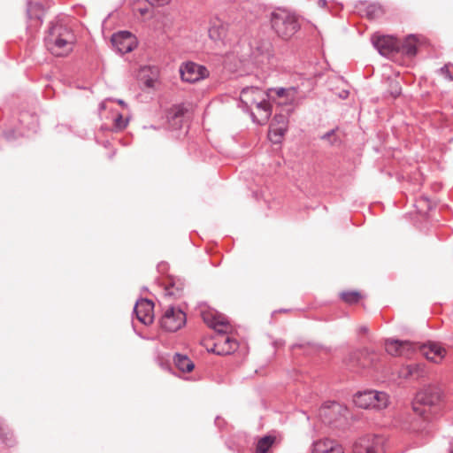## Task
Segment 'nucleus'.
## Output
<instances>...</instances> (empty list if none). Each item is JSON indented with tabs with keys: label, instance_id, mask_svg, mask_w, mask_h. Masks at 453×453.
Wrapping results in <instances>:
<instances>
[{
	"label": "nucleus",
	"instance_id": "35",
	"mask_svg": "<svg viewBox=\"0 0 453 453\" xmlns=\"http://www.w3.org/2000/svg\"><path fill=\"white\" fill-rule=\"evenodd\" d=\"M327 4V2L326 0H319L318 1V5L320 7V8H325Z\"/></svg>",
	"mask_w": 453,
	"mask_h": 453
},
{
	"label": "nucleus",
	"instance_id": "25",
	"mask_svg": "<svg viewBox=\"0 0 453 453\" xmlns=\"http://www.w3.org/2000/svg\"><path fill=\"white\" fill-rule=\"evenodd\" d=\"M165 291L166 296L178 297L183 291V283L179 281L165 283Z\"/></svg>",
	"mask_w": 453,
	"mask_h": 453
},
{
	"label": "nucleus",
	"instance_id": "23",
	"mask_svg": "<svg viewBox=\"0 0 453 453\" xmlns=\"http://www.w3.org/2000/svg\"><path fill=\"white\" fill-rule=\"evenodd\" d=\"M277 437L272 434L260 438L257 443V453H267L271 447L276 442Z\"/></svg>",
	"mask_w": 453,
	"mask_h": 453
},
{
	"label": "nucleus",
	"instance_id": "1",
	"mask_svg": "<svg viewBox=\"0 0 453 453\" xmlns=\"http://www.w3.org/2000/svg\"><path fill=\"white\" fill-rule=\"evenodd\" d=\"M200 313L204 323L218 333V337L211 349H207L208 352H213L217 355H230L238 349V342L226 335L230 326L225 317L215 311H205L200 305Z\"/></svg>",
	"mask_w": 453,
	"mask_h": 453
},
{
	"label": "nucleus",
	"instance_id": "29",
	"mask_svg": "<svg viewBox=\"0 0 453 453\" xmlns=\"http://www.w3.org/2000/svg\"><path fill=\"white\" fill-rule=\"evenodd\" d=\"M127 126V119H124L121 115H119L115 119V127L121 130Z\"/></svg>",
	"mask_w": 453,
	"mask_h": 453
},
{
	"label": "nucleus",
	"instance_id": "16",
	"mask_svg": "<svg viewBox=\"0 0 453 453\" xmlns=\"http://www.w3.org/2000/svg\"><path fill=\"white\" fill-rule=\"evenodd\" d=\"M312 453H343L342 448L331 440H322L314 443Z\"/></svg>",
	"mask_w": 453,
	"mask_h": 453
},
{
	"label": "nucleus",
	"instance_id": "5",
	"mask_svg": "<svg viewBox=\"0 0 453 453\" xmlns=\"http://www.w3.org/2000/svg\"><path fill=\"white\" fill-rule=\"evenodd\" d=\"M271 23L275 33L284 40L291 38L300 27L296 17L286 11L273 12Z\"/></svg>",
	"mask_w": 453,
	"mask_h": 453
},
{
	"label": "nucleus",
	"instance_id": "4",
	"mask_svg": "<svg viewBox=\"0 0 453 453\" xmlns=\"http://www.w3.org/2000/svg\"><path fill=\"white\" fill-rule=\"evenodd\" d=\"M76 38L71 29L66 27L54 26L45 40L47 50L56 57H65L73 50Z\"/></svg>",
	"mask_w": 453,
	"mask_h": 453
},
{
	"label": "nucleus",
	"instance_id": "13",
	"mask_svg": "<svg viewBox=\"0 0 453 453\" xmlns=\"http://www.w3.org/2000/svg\"><path fill=\"white\" fill-rule=\"evenodd\" d=\"M421 354L429 361L439 364L446 356V349L438 342H430L419 347Z\"/></svg>",
	"mask_w": 453,
	"mask_h": 453
},
{
	"label": "nucleus",
	"instance_id": "24",
	"mask_svg": "<svg viewBox=\"0 0 453 453\" xmlns=\"http://www.w3.org/2000/svg\"><path fill=\"white\" fill-rule=\"evenodd\" d=\"M43 12H44V9L42 8V6L36 3L30 4L28 6V9H27L28 17L31 19H35V21H36L35 26L39 25V23H40L39 21L42 19Z\"/></svg>",
	"mask_w": 453,
	"mask_h": 453
},
{
	"label": "nucleus",
	"instance_id": "15",
	"mask_svg": "<svg viewBox=\"0 0 453 453\" xmlns=\"http://www.w3.org/2000/svg\"><path fill=\"white\" fill-rule=\"evenodd\" d=\"M227 32V25L222 20L216 19L213 20L209 27V36L214 42H220L222 44H226V37Z\"/></svg>",
	"mask_w": 453,
	"mask_h": 453
},
{
	"label": "nucleus",
	"instance_id": "6",
	"mask_svg": "<svg viewBox=\"0 0 453 453\" xmlns=\"http://www.w3.org/2000/svg\"><path fill=\"white\" fill-rule=\"evenodd\" d=\"M354 403L360 408L384 409L389 403L388 395L382 391L366 390L354 395Z\"/></svg>",
	"mask_w": 453,
	"mask_h": 453
},
{
	"label": "nucleus",
	"instance_id": "27",
	"mask_svg": "<svg viewBox=\"0 0 453 453\" xmlns=\"http://www.w3.org/2000/svg\"><path fill=\"white\" fill-rule=\"evenodd\" d=\"M401 85L397 81L389 82V93L393 97H397L401 94Z\"/></svg>",
	"mask_w": 453,
	"mask_h": 453
},
{
	"label": "nucleus",
	"instance_id": "20",
	"mask_svg": "<svg viewBox=\"0 0 453 453\" xmlns=\"http://www.w3.org/2000/svg\"><path fill=\"white\" fill-rule=\"evenodd\" d=\"M422 374L423 366L418 364L406 365L399 372V376L403 379H418Z\"/></svg>",
	"mask_w": 453,
	"mask_h": 453
},
{
	"label": "nucleus",
	"instance_id": "19",
	"mask_svg": "<svg viewBox=\"0 0 453 453\" xmlns=\"http://www.w3.org/2000/svg\"><path fill=\"white\" fill-rule=\"evenodd\" d=\"M396 53H402L408 57H413L417 53V39L411 35L405 37L403 41L399 40V50Z\"/></svg>",
	"mask_w": 453,
	"mask_h": 453
},
{
	"label": "nucleus",
	"instance_id": "3",
	"mask_svg": "<svg viewBox=\"0 0 453 453\" xmlns=\"http://www.w3.org/2000/svg\"><path fill=\"white\" fill-rule=\"evenodd\" d=\"M442 391L438 386H428L420 390L413 403V411L415 413L429 420L435 418L441 411V402Z\"/></svg>",
	"mask_w": 453,
	"mask_h": 453
},
{
	"label": "nucleus",
	"instance_id": "30",
	"mask_svg": "<svg viewBox=\"0 0 453 453\" xmlns=\"http://www.w3.org/2000/svg\"><path fill=\"white\" fill-rule=\"evenodd\" d=\"M440 72L441 75L444 76L445 79L449 81H453V76L449 71V66L448 65H445L443 67L440 69Z\"/></svg>",
	"mask_w": 453,
	"mask_h": 453
},
{
	"label": "nucleus",
	"instance_id": "31",
	"mask_svg": "<svg viewBox=\"0 0 453 453\" xmlns=\"http://www.w3.org/2000/svg\"><path fill=\"white\" fill-rule=\"evenodd\" d=\"M150 4L157 5V6H164L167 4H169L170 0H148Z\"/></svg>",
	"mask_w": 453,
	"mask_h": 453
},
{
	"label": "nucleus",
	"instance_id": "22",
	"mask_svg": "<svg viewBox=\"0 0 453 453\" xmlns=\"http://www.w3.org/2000/svg\"><path fill=\"white\" fill-rule=\"evenodd\" d=\"M174 364L180 372H191L195 368V364L187 356L180 354L175 355Z\"/></svg>",
	"mask_w": 453,
	"mask_h": 453
},
{
	"label": "nucleus",
	"instance_id": "33",
	"mask_svg": "<svg viewBox=\"0 0 453 453\" xmlns=\"http://www.w3.org/2000/svg\"><path fill=\"white\" fill-rule=\"evenodd\" d=\"M154 83H155V80H153V79H147L144 81L145 86L148 88H152L154 86Z\"/></svg>",
	"mask_w": 453,
	"mask_h": 453
},
{
	"label": "nucleus",
	"instance_id": "28",
	"mask_svg": "<svg viewBox=\"0 0 453 453\" xmlns=\"http://www.w3.org/2000/svg\"><path fill=\"white\" fill-rule=\"evenodd\" d=\"M322 139L323 140H326L328 141V142L331 144V145H334L337 143L338 142V139L336 138V135H335V131L334 130H331L329 132H327L326 134H325L323 136H322Z\"/></svg>",
	"mask_w": 453,
	"mask_h": 453
},
{
	"label": "nucleus",
	"instance_id": "9",
	"mask_svg": "<svg viewBox=\"0 0 453 453\" xmlns=\"http://www.w3.org/2000/svg\"><path fill=\"white\" fill-rule=\"evenodd\" d=\"M386 351L395 357L409 358L417 350L418 346L410 341H399L396 339H387L385 342Z\"/></svg>",
	"mask_w": 453,
	"mask_h": 453
},
{
	"label": "nucleus",
	"instance_id": "8",
	"mask_svg": "<svg viewBox=\"0 0 453 453\" xmlns=\"http://www.w3.org/2000/svg\"><path fill=\"white\" fill-rule=\"evenodd\" d=\"M186 323V314L173 306L167 307L160 319L161 327L167 332H176Z\"/></svg>",
	"mask_w": 453,
	"mask_h": 453
},
{
	"label": "nucleus",
	"instance_id": "34",
	"mask_svg": "<svg viewBox=\"0 0 453 453\" xmlns=\"http://www.w3.org/2000/svg\"><path fill=\"white\" fill-rule=\"evenodd\" d=\"M138 12L140 13L141 16H144L146 15L148 12H149V9L148 8H139L138 9Z\"/></svg>",
	"mask_w": 453,
	"mask_h": 453
},
{
	"label": "nucleus",
	"instance_id": "2",
	"mask_svg": "<svg viewBox=\"0 0 453 453\" xmlns=\"http://www.w3.org/2000/svg\"><path fill=\"white\" fill-rule=\"evenodd\" d=\"M240 101L242 107L250 113L254 122L264 125L268 121L272 107L268 102V94L265 90L257 87H246L241 91Z\"/></svg>",
	"mask_w": 453,
	"mask_h": 453
},
{
	"label": "nucleus",
	"instance_id": "37",
	"mask_svg": "<svg viewBox=\"0 0 453 453\" xmlns=\"http://www.w3.org/2000/svg\"><path fill=\"white\" fill-rule=\"evenodd\" d=\"M332 407H333V409H334H334H339V408H340V405H339L337 403H332Z\"/></svg>",
	"mask_w": 453,
	"mask_h": 453
},
{
	"label": "nucleus",
	"instance_id": "36",
	"mask_svg": "<svg viewBox=\"0 0 453 453\" xmlns=\"http://www.w3.org/2000/svg\"><path fill=\"white\" fill-rule=\"evenodd\" d=\"M367 331H368V328L365 326H361L358 328V332L361 334H365V333H367Z\"/></svg>",
	"mask_w": 453,
	"mask_h": 453
},
{
	"label": "nucleus",
	"instance_id": "21",
	"mask_svg": "<svg viewBox=\"0 0 453 453\" xmlns=\"http://www.w3.org/2000/svg\"><path fill=\"white\" fill-rule=\"evenodd\" d=\"M272 91H274L280 98H285V100L280 104H292L296 98L297 91L295 87H290L288 88H278L272 89Z\"/></svg>",
	"mask_w": 453,
	"mask_h": 453
},
{
	"label": "nucleus",
	"instance_id": "18",
	"mask_svg": "<svg viewBox=\"0 0 453 453\" xmlns=\"http://www.w3.org/2000/svg\"><path fill=\"white\" fill-rule=\"evenodd\" d=\"M180 78L183 81L194 83L198 81V69L196 63L186 62L180 67Z\"/></svg>",
	"mask_w": 453,
	"mask_h": 453
},
{
	"label": "nucleus",
	"instance_id": "32",
	"mask_svg": "<svg viewBox=\"0 0 453 453\" xmlns=\"http://www.w3.org/2000/svg\"><path fill=\"white\" fill-rule=\"evenodd\" d=\"M209 76V71L203 65H200V80H203Z\"/></svg>",
	"mask_w": 453,
	"mask_h": 453
},
{
	"label": "nucleus",
	"instance_id": "17",
	"mask_svg": "<svg viewBox=\"0 0 453 453\" xmlns=\"http://www.w3.org/2000/svg\"><path fill=\"white\" fill-rule=\"evenodd\" d=\"M187 111L188 110L183 105H174L168 110L166 117L173 128L180 127Z\"/></svg>",
	"mask_w": 453,
	"mask_h": 453
},
{
	"label": "nucleus",
	"instance_id": "14",
	"mask_svg": "<svg viewBox=\"0 0 453 453\" xmlns=\"http://www.w3.org/2000/svg\"><path fill=\"white\" fill-rule=\"evenodd\" d=\"M373 45L380 54L389 57L399 50V40L393 36H380L373 40Z\"/></svg>",
	"mask_w": 453,
	"mask_h": 453
},
{
	"label": "nucleus",
	"instance_id": "39",
	"mask_svg": "<svg viewBox=\"0 0 453 453\" xmlns=\"http://www.w3.org/2000/svg\"><path fill=\"white\" fill-rule=\"evenodd\" d=\"M118 103H119L120 105H122V106H124V105H125V103H124L122 100H119V101H118Z\"/></svg>",
	"mask_w": 453,
	"mask_h": 453
},
{
	"label": "nucleus",
	"instance_id": "10",
	"mask_svg": "<svg viewBox=\"0 0 453 453\" xmlns=\"http://www.w3.org/2000/svg\"><path fill=\"white\" fill-rule=\"evenodd\" d=\"M113 46L121 54L131 52L137 46L136 37L130 32L121 31L111 36Z\"/></svg>",
	"mask_w": 453,
	"mask_h": 453
},
{
	"label": "nucleus",
	"instance_id": "38",
	"mask_svg": "<svg viewBox=\"0 0 453 453\" xmlns=\"http://www.w3.org/2000/svg\"><path fill=\"white\" fill-rule=\"evenodd\" d=\"M449 453H453V445L449 443Z\"/></svg>",
	"mask_w": 453,
	"mask_h": 453
},
{
	"label": "nucleus",
	"instance_id": "7",
	"mask_svg": "<svg viewBox=\"0 0 453 453\" xmlns=\"http://www.w3.org/2000/svg\"><path fill=\"white\" fill-rule=\"evenodd\" d=\"M386 439L382 435L368 434L360 438L354 446L355 453H384Z\"/></svg>",
	"mask_w": 453,
	"mask_h": 453
},
{
	"label": "nucleus",
	"instance_id": "26",
	"mask_svg": "<svg viewBox=\"0 0 453 453\" xmlns=\"http://www.w3.org/2000/svg\"><path fill=\"white\" fill-rule=\"evenodd\" d=\"M342 299L348 303H357L361 297L360 294L357 291L342 292L341 294Z\"/></svg>",
	"mask_w": 453,
	"mask_h": 453
},
{
	"label": "nucleus",
	"instance_id": "12",
	"mask_svg": "<svg viewBox=\"0 0 453 453\" xmlns=\"http://www.w3.org/2000/svg\"><path fill=\"white\" fill-rule=\"evenodd\" d=\"M137 319L144 325H150L154 321V303L148 299L139 300L134 307Z\"/></svg>",
	"mask_w": 453,
	"mask_h": 453
},
{
	"label": "nucleus",
	"instance_id": "11",
	"mask_svg": "<svg viewBox=\"0 0 453 453\" xmlns=\"http://www.w3.org/2000/svg\"><path fill=\"white\" fill-rule=\"evenodd\" d=\"M288 127V116L282 113L275 114L269 130V138L274 142L278 143L284 136Z\"/></svg>",
	"mask_w": 453,
	"mask_h": 453
}]
</instances>
